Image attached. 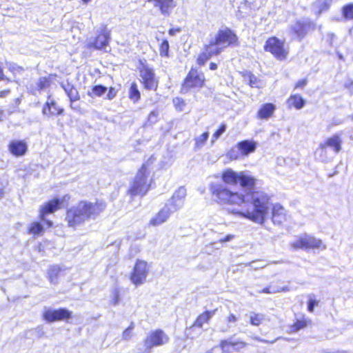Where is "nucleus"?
<instances>
[{
  "label": "nucleus",
  "mask_w": 353,
  "mask_h": 353,
  "mask_svg": "<svg viewBox=\"0 0 353 353\" xmlns=\"http://www.w3.org/2000/svg\"><path fill=\"white\" fill-rule=\"evenodd\" d=\"M205 83L204 73L197 68L192 67L181 83L180 92L185 94L191 91L199 90L205 87Z\"/></svg>",
  "instance_id": "5"
},
{
  "label": "nucleus",
  "mask_w": 353,
  "mask_h": 353,
  "mask_svg": "<svg viewBox=\"0 0 353 353\" xmlns=\"http://www.w3.org/2000/svg\"><path fill=\"white\" fill-rule=\"evenodd\" d=\"M209 133L208 132H205L202 133L199 137H196L194 139L195 141V148H201L206 142L208 139Z\"/></svg>",
  "instance_id": "38"
},
{
  "label": "nucleus",
  "mask_w": 353,
  "mask_h": 353,
  "mask_svg": "<svg viewBox=\"0 0 353 353\" xmlns=\"http://www.w3.org/2000/svg\"><path fill=\"white\" fill-rule=\"evenodd\" d=\"M170 341V338L161 329H156L148 333L143 340V353H150L154 347H159L165 345Z\"/></svg>",
  "instance_id": "8"
},
{
  "label": "nucleus",
  "mask_w": 353,
  "mask_h": 353,
  "mask_svg": "<svg viewBox=\"0 0 353 353\" xmlns=\"http://www.w3.org/2000/svg\"><path fill=\"white\" fill-rule=\"evenodd\" d=\"M152 114L154 115V116L156 115V114L154 112H153L150 113V115H152Z\"/></svg>",
  "instance_id": "56"
},
{
  "label": "nucleus",
  "mask_w": 353,
  "mask_h": 353,
  "mask_svg": "<svg viewBox=\"0 0 353 353\" xmlns=\"http://www.w3.org/2000/svg\"><path fill=\"white\" fill-rule=\"evenodd\" d=\"M10 92V89H6L0 91V98L6 97Z\"/></svg>",
  "instance_id": "50"
},
{
  "label": "nucleus",
  "mask_w": 353,
  "mask_h": 353,
  "mask_svg": "<svg viewBox=\"0 0 353 353\" xmlns=\"http://www.w3.org/2000/svg\"><path fill=\"white\" fill-rule=\"evenodd\" d=\"M107 90H108V94L106 95L107 99L112 100L117 96V91L114 88L110 87Z\"/></svg>",
  "instance_id": "43"
},
{
  "label": "nucleus",
  "mask_w": 353,
  "mask_h": 353,
  "mask_svg": "<svg viewBox=\"0 0 353 353\" xmlns=\"http://www.w3.org/2000/svg\"><path fill=\"white\" fill-rule=\"evenodd\" d=\"M342 139L339 134H334L330 137L326 139L323 142L319 145V148L322 150L330 148L336 153H338L341 150Z\"/></svg>",
  "instance_id": "20"
},
{
  "label": "nucleus",
  "mask_w": 353,
  "mask_h": 353,
  "mask_svg": "<svg viewBox=\"0 0 353 353\" xmlns=\"http://www.w3.org/2000/svg\"><path fill=\"white\" fill-rule=\"evenodd\" d=\"M223 184L211 183L209 190L213 201L220 205L240 207L248 196L253 210L235 212L234 214L253 222L263 223L269 211L270 196L263 191L254 190L256 179L245 172L231 168L221 173Z\"/></svg>",
  "instance_id": "1"
},
{
  "label": "nucleus",
  "mask_w": 353,
  "mask_h": 353,
  "mask_svg": "<svg viewBox=\"0 0 353 353\" xmlns=\"http://www.w3.org/2000/svg\"><path fill=\"white\" fill-rule=\"evenodd\" d=\"M181 28H179V27H177V28H170V29L168 30V34H169V35H170V36H173V35H174L176 33L179 32H181Z\"/></svg>",
  "instance_id": "48"
},
{
  "label": "nucleus",
  "mask_w": 353,
  "mask_h": 353,
  "mask_svg": "<svg viewBox=\"0 0 353 353\" xmlns=\"http://www.w3.org/2000/svg\"><path fill=\"white\" fill-rule=\"evenodd\" d=\"M248 345V343L244 341H234L230 337L221 340L218 347L221 350V353H234L239 352L241 350L245 348Z\"/></svg>",
  "instance_id": "15"
},
{
  "label": "nucleus",
  "mask_w": 353,
  "mask_h": 353,
  "mask_svg": "<svg viewBox=\"0 0 353 353\" xmlns=\"http://www.w3.org/2000/svg\"><path fill=\"white\" fill-rule=\"evenodd\" d=\"M152 3L154 8H157L161 14L169 16L176 6L175 0H147Z\"/></svg>",
  "instance_id": "17"
},
{
  "label": "nucleus",
  "mask_w": 353,
  "mask_h": 353,
  "mask_svg": "<svg viewBox=\"0 0 353 353\" xmlns=\"http://www.w3.org/2000/svg\"><path fill=\"white\" fill-rule=\"evenodd\" d=\"M237 319H238L235 314H230L226 318V321L228 323H235L237 321Z\"/></svg>",
  "instance_id": "46"
},
{
  "label": "nucleus",
  "mask_w": 353,
  "mask_h": 353,
  "mask_svg": "<svg viewBox=\"0 0 353 353\" xmlns=\"http://www.w3.org/2000/svg\"><path fill=\"white\" fill-rule=\"evenodd\" d=\"M291 247L295 250H304L306 251L325 248V245L321 239L308 234L299 236L291 243Z\"/></svg>",
  "instance_id": "10"
},
{
  "label": "nucleus",
  "mask_w": 353,
  "mask_h": 353,
  "mask_svg": "<svg viewBox=\"0 0 353 353\" xmlns=\"http://www.w3.org/2000/svg\"><path fill=\"white\" fill-rule=\"evenodd\" d=\"M171 214V211L168 207H164L161 209L157 214L152 217L150 221L149 225L152 226H157L165 222Z\"/></svg>",
  "instance_id": "23"
},
{
  "label": "nucleus",
  "mask_w": 353,
  "mask_h": 353,
  "mask_svg": "<svg viewBox=\"0 0 353 353\" xmlns=\"http://www.w3.org/2000/svg\"><path fill=\"white\" fill-rule=\"evenodd\" d=\"M332 4V0H317L315 3L316 10V14L320 15L328 11Z\"/></svg>",
  "instance_id": "32"
},
{
  "label": "nucleus",
  "mask_w": 353,
  "mask_h": 353,
  "mask_svg": "<svg viewBox=\"0 0 353 353\" xmlns=\"http://www.w3.org/2000/svg\"><path fill=\"white\" fill-rule=\"evenodd\" d=\"M8 149L13 156H24L28 152V145L24 140H12L9 142Z\"/></svg>",
  "instance_id": "19"
},
{
  "label": "nucleus",
  "mask_w": 353,
  "mask_h": 353,
  "mask_svg": "<svg viewBox=\"0 0 353 353\" xmlns=\"http://www.w3.org/2000/svg\"><path fill=\"white\" fill-rule=\"evenodd\" d=\"M239 44V37L234 30L228 27L221 28L203 45L196 58V63L198 66H203L211 58L221 54L225 48L237 47Z\"/></svg>",
  "instance_id": "2"
},
{
  "label": "nucleus",
  "mask_w": 353,
  "mask_h": 353,
  "mask_svg": "<svg viewBox=\"0 0 353 353\" xmlns=\"http://www.w3.org/2000/svg\"><path fill=\"white\" fill-rule=\"evenodd\" d=\"M319 304V301L314 299H310L307 302V310L310 312H313L314 308L315 306H317Z\"/></svg>",
  "instance_id": "44"
},
{
  "label": "nucleus",
  "mask_w": 353,
  "mask_h": 353,
  "mask_svg": "<svg viewBox=\"0 0 353 353\" xmlns=\"http://www.w3.org/2000/svg\"><path fill=\"white\" fill-rule=\"evenodd\" d=\"M84 3H88L91 0H81Z\"/></svg>",
  "instance_id": "55"
},
{
  "label": "nucleus",
  "mask_w": 353,
  "mask_h": 353,
  "mask_svg": "<svg viewBox=\"0 0 353 353\" xmlns=\"http://www.w3.org/2000/svg\"><path fill=\"white\" fill-rule=\"evenodd\" d=\"M150 161L141 164L138 169L135 176L132 181L127 194L132 197L145 195L151 188V183L148 181L150 172Z\"/></svg>",
  "instance_id": "4"
},
{
  "label": "nucleus",
  "mask_w": 353,
  "mask_h": 353,
  "mask_svg": "<svg viewBox=\"0 0 353 353\" xmlns=\"http://www.w3.org/2000/svg\"><path fill=\"white\" fill-rule=\"evenodd\" d=\"M234 238V235L228 234V235L225 236L224 237L221 238L219 240V243H225L227 241H230L232 240Z\"/></svg>",
  "instance_id": "47"
},
{
  "label": "nucleus",
  "mask_w": 353,
  "mask_h": 353,
  "mask_svg": "<svg viewBox=\"0 0 353 353\" xmlns=\"http://www.w3.org/2000/svg\"><path fill=\"white\" fill-rule=\"evenodd\" d=\"M56 77V74H50L48 76L39 77L35 84V91L41 92L50 88L52 83V80Z\"/></svg>",
  "instance_id": "24"
},
{
  "label": "nucleus",
  "mask_w": 353,
  "mask_h": 353,
  "mask_svg": "<svg viewBox=\"0 0 353 353\" xmlns=\"http://www.w3.org/2000/svg\"><path fill=\"white\" fill-rule=\"evenodd\" d=\"M105 203L99 200L94 203L85 200L79 201L77 205L65 211V221L67 226L75 229L86 221L96 219L105 210Z\"/></svg>",
  "instance_id": "3"
},
{
  "label": "nucleus",
  "mask_w": 353,
  "mask_h": 353,
  "mask_svg": "<svg viewBox=\"0 0 353 353\" xmlns=\"http://www.w3.org/2000/svg\"><path fill=\"white\" fill-rule=\"evenodd\" d=\"M236 147L242 155L246 156L255 151L256 144L254 141L243 140L239 141Z\"/></svg>",
  "instance_id": "26"
},
{
  "label": "nucleus",
  "mask_w": 353,
  "mask_h": 353,
  "mask_svg": "<svg viewBox=\"0 0 353 353\" xmlns=\"http://www.w3.org/2000/svg\"><path fill=\"white\" fill-rule=\"evenodd\" d=\"M110 41L111 31L107 25H103L97 31L92 41L87 44V47L97 50H105L109 46Z\"/></svg>",
  "instance_id": "11"
},
{
  "label": "nucleus",
  "mask_w": 353,
  "mask_h": 353,
  "mask_svg": "<svg viewBox=\"0 0 353 353\" xmlns=\"http://www.w3.org/2000/svg\"><path fill=\"white\" fill-rule=\"evenodd\" d=\"M308 83L307 78H303L298 80L294 85V90L303 89Z\"/></svg>",
  "instance_id": "42"
},
{
  "label": "nucleus",
  "mask_w": 353,
  "mask_h": 353,
  "mask_svg": "<svg viewBox=\"0 0 353 353\" xmlns=\"http://www.w3.org/2000/svg\"><path fill=\"white\" fill-rule=\"evenodd\" d=\"M112 301V304L114 305L119 304V303L120 301V294H119V291H117V290L114 291Z\"/></svg>",
  "instance_id": "45"
},
{
  "label": "nucleus",
  "mask_w": 353,
  "mask_h": 353,
  "mask_svg": "<svg viewBox=\"0 0 353 353\" xmlns=\"http://www.w3.org/2000/svg\"><path fill=\"white\" fill-rule=\"evenodd\" d=\"M128 98L134 103H137L141 100V94L138 85L135 81L132 82L130 85L128 90Z\"/></svg>",
  "instance_id": "28"
},
{
  "label": "nucleus",
  "mask_w": 353,
  "mask_h": 353,
  "mask_svg": "<svg viewBox=\"0 0 353 353\" xmlns=\"http://www.w3.org/2000/svg\"><path fill=\"white\" fill-rule=\"evenodd\" d=\"M66 94L70 99L71 103L80 99V97L77 90L72 86L70 89L65 90Z\"/></svg>",
  "instance_id": "37"
},
{
  "label": "nucleus",
  "mask_w": 353,
  "mask_h": 353,
  "mask_svg": "<svg viewBox=\"0 0 353 353\" xmlns=\"http://www.w3.org/2000/svg\"><path fill=\"white\" fill-rule=\"evenodd\" d=\"M173 105L175 109L178 111H182L186 105L185 101L181 97H175L173 99Z\"/></svg>",
  "instance_id": "40"
},
{
  "label": "nucleus",
  "mask_w": 353,
  "mask_h": 353,
  "mask_svg": "<svg viewBox=\"0 0 353 353\" xmlns=\"http://www.w3.org/2000/svg\"><path fill=\"white\" fill-rule=\"evenodd\" d=\"M61 268L58 265H51L48 270V279L51 283H57Z\"/></svg>",
  "instance_id": "31"
},
{
  "label": "nucleus",
  "mask_w": 353,
  "mask_h": 353,
  "mask_svg": "<svg viewBox=\"0 0 353 353\" xmlns=\"http://www.w3.org/2000/svg\"><path fill=\"white\" fill-rule=\"evenodd\" d=\"M5 195V190L3 188H0V199L3 198Z\"/></svg>",
  "instance_id": "53"
},
{
  "label": "nucleus",
  "mask_w": 353,
  "mask_h": 353,
  "mask_svg": "<svg viewBox=\"0 0 353 353\" xmlns=\"http://www.w3.org/2000/svg\"><path fill=\"white\" fill-rule=\"evenodd\" d=\"M63 199L54 198L45 203L39 210V218L45 220L46 215L52 214L63 207Z\"/></svg>",
  "instance_id": "16"
},
{
  "label": "nucleus",
  "mask_w": 353,
  "mask_h": 353,
  "mask_svg": "<svg viewBox=\"0 0 353 353\" xmlns=\"http://www.w3.org/2000/svg\"><path fill=\"white\" fill-rule=\"evenodd\" d=\"M217 68H218V65H217V64L216 63H214V62L210 63V64H209L210 70H215L217 69Z\"/></svg>",
  "instance_id": "51"
},
{
  "label": "nucleus",
  "mask_w": 353,
  "mask_h": 353,
  "mask_svg": "<svg viewBox=\"0 0 353 353\" xmlns=\"http://www.w3.org/2000/svg\"><path fill=\"white\" fill-rule=\"evenodd\" d=\"M254 339L255 340H256V341H261V342H265V340L261 339H260L259 337H257V336L254 337Z\"/></svg>",
  "instance_id": "54"
},
{
  "label": "nucleus",
  "mask_w": 353,
  "mask_h": 353,
  "mask_svg": "<svg viewBox=\"0 0 353 353\" xmlns=\"http://www.w3.org/2000/svg\"><path fill=\"white\" fill-rule=\"evenodd\" d=\"M264 51L270 53L276 60L285 61L289 55L285 41L276 36L268 37L263 46Z\"/></svg>",
  "instance_id": "7"
},
{
  "label": "nucleus",
  "mask_w": 353,
  "mask_h": 353,
  "mask_svg": "<svg viewBox=\"0 0 353 353\" xmlns=\"http://www.w3.org/2000/svg\"><path fill=\"white\" fill-rule=\"evenodd\" d=\"M350 119H351V120L353 121V114L350 116Z\"/></svg>",
  "instance_id": "57"
},
{
  "label": "nucleus",
  "mask_w": 353,
  "mask_h": 353,
  "mask_svg": "<svg viewBox=\"0 0 353 353\" xmlns=\"http://www.w3.org/2000/svg\"><path fill=\"white\" fill-rule=\"evenodd\" d=\"M108 88L102 85H96L92 88L91 92H88L90 97H101L107 91Z\"/></svg>",
  "instance_id": "35"
},
{
  "label": "nucleus",
  "mask_w": 353,
  "mask_h": 353,
  "mask_svg": "<svg viewBox=\"0 0 353 353\" xmlns=\"http://www.w3.org/2000/svg\"><path fill=\"white\" fill-rule=\"evenodd\" d=\"M341 14L345 20H353V3L344 5L341 8Z\"/></svg>",
  "instance_id": "34"
},
{
  "label": "nucleus",
  "mask_w": 353,
  "mask_h": 353,
  "mask_svg": "<svg viewBox=\"0 0 353 353\" xmlns=\"http://www.w3.org/2000/svg\"><path fill=\"white\" fill-rule=\"evenodd\" d=\"M138 71L141 77L140 82L143 90L157 92L159 88V80L154 70L150 68L145 61L140 60Z\"/></svg>",
  "instance_id": "6"
},
{
  "label": "nucleus",
  "mask_w": 353,
  "mask_h": 353,
  "mask_svg": "<svg viewBox=\"0 0 353 353\" xmlns=\"http://www.w3.org/2000/svg\"><path fill=\"white\" fill-rule=\"evenodd\" d=\"M316 23L312 20H297L290 28L291 32L299 41L302 40L310 31L316 29Z\"/></svg>",
  "instance_id": "13"
},
{
  "label": "nucleus",
  "mask_w": 353,
  "mask_h": 353,
  "mask_svg": "<svg viewBox=\"0 0 353 353\" xmlns=\"http://www.w3.org/2000/svg\"><path fill=\"white\" fill-rule=\"evenodd\" d=\"M44 228L39 221H33L30 223L27 232L34 236L42 235L44 232Z\"/></svg>",
  "instance_id": "29"
},
{
  "label": "nucleus",
  "mask_w": 353,
  "mask_h": 353,
  "mask_svg": "<svg viewBox=\"0 0 353 353\" xmlns=\"http://www.w3.org/2000/svg\"><path fill=\"white\" fill-rule=\"evenodd\" d=\"M271 219L274 224H282L287 220L285 208L279 203H275L271 209Z\"/></svg>",
  "instance_id": "21"
},
{
  "label": "nucleus",
  "mask_w": 353,
  "mask_h": 353,
  "mask_svg": "<svg viewBox=\"0 0 353 353\" xmlns=\"http://www.w3.org/2000/svg\"><path fill=\"white\" fill-rule=\"evenodd\" d=\"M265 321V316L261 313L252 312L250 315V324L253 326H260Z\"/></svg>",
  "instance_id": "33"
},
{
  "label": "nucleus",
  "mask_w": 353,
  "mask_h": 353,
  "mask_svg": "<svg viewBox=\"0 0 353 353\" xmlns=\"http://www.w3.org/2000/svg\"><path fill=\"white\" fill-rule=\"evenodd\" d=\"M305 103V100L299 94H291L286 100V105L288 109L301 110Z\"/></svg>",
  "instance_id": "25"
},
{
  "label": "nucleus",
  "mask_w": 353,
  "mask_h": 353,
  "mask_svg": "<svg viewBox=\"0 0 353 353\" xmlns=\"http://www.w3.org/2000/svg\"><path fill=\"white\" fill-rule=\"evenodd\" d=\"M150 272V265L147 261L137 259L130 274L129 279L135 286H139L146 281Z\"/></svg>",
  "instance_id": "9"
},
{
  "label": "nucleus",
  "mask_w": 353,
  "mask_h": 353,
  "mask_svg": "<svg viewBox=\"0 0 353 353\" xmlns=\"http://www.w3.org/2000/svg\"><path fill=\"white\" fill-rule=\"evenodd\" d=\"M239 74L245 79H247L248 81V85L252 88H259L258 83L259 79L258 78L250 71L248 70H243L240 71Z\"/></svg>",
  "instance_id": "30"
},
{
  "label": "nucleus",
  "mask_w": 353,
  "mask_h": 353,
  "mask_svg": "<svg viewBox=\"0 0 353 353\" xmlns=\"http://www.w3.org/2000/svg\"><path fill=\"white\" fill-rule=\"evenodd\" d=\"M216 310H205L199 314L192 324L185 328V332H190L194 327L202 328L204 324H208L212 316L215 314Z\"/></svg>",
  "instance_id": "18"
},
{
  "label": "nucleus",
  "mask_w": 353,
  "mask_h": 353,
  "mask_svg": "<svg viewBox=\"0 0 353 353\" xmlns=\"http://www.w3.org/2000/svg\"><path fill=\"white\" fill-rule=\"evenodd\" d=\"M170 45L167 39H163L159 44V50L161 57H169Z\"/></svg>",
  "instance_id": "36"
},
{
  "label": "nucleus",
  "mask_w": 353,
  "mask_h": 353,
  "mask_svg": "<svg viewBox=\"0 0 353 353\" xmlns=\"http://www.w3.org/2000/svg\"><path fill=\"white\" fill-rule=\"evenodd\" d=\"M276 105L272 103H265L257 110L256 117L259 120H268L274 115Z\"/></svg>",
  "instance_id": "22"
},
{
  "label": "nucleus",
  "mask_w": 353,
  "mask_h": 353,
  "mask_svg": "<svg viewBox=\"0 0 353 353\" xmlns=\"http://www.w3.org/2000/svg\"><path fill=\"white\" fill-rule=\"evenodd\" d=\"M135 325L133 322H131L130 325L123 330L122 333V339L124 341L130 340L132 336V330H134Z\"/></svg>",
  "instance_id": "39"
},
{
  "label": "nucleus",
  "mask_w": 353,
  "mask_h": 353,
  "mask_svg": "<svg viewBox=\"0 0 353 353\" xmlns=\"http://www.w3.org/2000/svg\"><path fill=\"white\" fill-rule=\"evenodd\" d=\"M72 318V312L65 307L47 308L42 314V319L47 323L68 321Z\"/></svg>",
  "instance_id": "12"
},
{
  "label": "nucleus",
  "mask_w": 353,
  "mask_h": 353,
  "mask_svg": "<svg viewBox=\"0 0 353 353\" xmlns=\"http://www.w3.org/2000/svg\"><path fill=\"white\" fill-rule=\"evenodd\" d=\"M261 293L272 294L276 292L274 290H271L269 287L264 288L260 291Z\"/></svg>",
  "instance_id": "49"
},
{
  "label": "nucleus",
  "mask_w": 353,
  "mask_h": 353,
  "mask_svg": "<svg viewBox=\"0 0 353 353\" xmlns=\"http://www.w3.org/2000/svg\"><path fill=\"white\" fill-rule=\"evenodd\" d=\"M42 221L45 222L47 227L52 228L53 226V223L52 221L46 219H45V220H42Z\"/></svg>",
  "instance_id": "52"
},
{
  "label": "nucleus",
  "mask_w": 353,
  "mask_h": 353,
  "mask_svg": "<svg viewBox=\"0 0 353 353\" xmlns=\"http://www.w3.org/2000/svg\"><path fill=\"white\" fill-rule=\"evenodd\" d=\"M41 112L44 117L52 118L63 115L65 110L59 105L55 99L50 94L47 96V100L42 106Z\"/></svg>",
  "instance_id": "14"
},
{
  "label": "nucleus",
  "mask_w": 353,
  "mask_h": 353,
  "mask_svg": "<svg viewBox=\"0 0 353 353\" xmlns=\"http://www.w3.org/2000/svg\"><path fill=\"white\" fill-rule=\"evenodd\" d=\"M312 321L305 316L300 319H296L294 322L290 325L289 333L293 334L299 332L301 330L305 328L307 325H311Z\"/></svg>",
  "instance_id": "27"
},
{
  "label": "nucleus",
  "mask_w": 353,
  "mask_h": 353,
  "mask_svg": "<svg viewBox=\"0 0 353 353\" xmlns=\"http://www.w3.org/2000/svg\"><path fill=\"white\" fill-rule=\"evenodd\" d=\"M225 130H226V124L224 123H221L213 133L212 141L217 140L221 137V135L225 132Z\"/></svg>",
  "instance_id": "41"
}]
</instances>
